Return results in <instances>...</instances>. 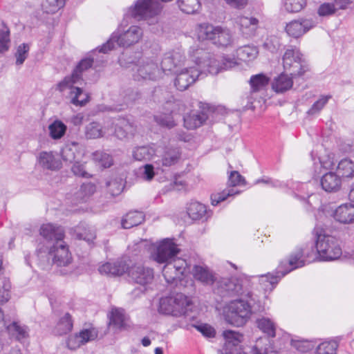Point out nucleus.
Returning <instances> with one entry per match:
<instances>
[{
	"label": "nucleus",
	"mask_w": 354,
	"mask_h": 354,
	"mask_svg": "<svg viewBox=\"0 0 354 354\" xmlns=\"http://www.w3.org/2000/svg\"><path fill=\"white\" fill-rule=\"evenodd\" d=\"M39 232L44 239L55 241V243L63 240L64 237L63 229L60 226L52 223L43 224L40 227Z\"/></svg>",
	"instance_id": "26"
},
{
	"label": "nucleus",
	"mask_w": 354,
	"mask_h": 354,
	"mask_svg": "<svg viewBox=\"0 0 354 354\" xmlns=\"http://www.w3.org/2000/svg\"><path fill=\"white\" fill-rule=\"evenodd\" d=\"M113 126L112 120H108L100 124L98 122H91L86 125L84 128V135L87 139H97L106 136H111L113 131L111 130Z\"/></svg>",
	"instance_id": "15"
},
{
	"label": "nucleus",
	"mask_w": 354,
	"mask_h": 354,
	"mask_svg": "<svg viewBox=\"0 0 354 354\" xmlns=\"http://www.w3.org/2000/svg\"><path fill=\"white\" fill-rule=\"evenodd\" d=\"M302 257L301 251L297 252L295 254L292 255L288 261V265L291 267L289 270H287L286 272L283 273V276L290 271L297 268L301 267L304 265V261L301 259Z\"/></svg>",
	"instance_id": "55"
},
{
	"label": "nucleus",
	"mask_w": 354,
	"mask_h": 354,
	"mask_svg": "<svg viewBox=\"0 0 354 354\" xmlns=\"http://www.w3.org/2000/svg\"><path fill=\"white\" fill-rule=\"evenodd\" d=\"M292 77L286 74H281L272 82V88L277 93H283L292 86Z\"/></svg>",
	"instance_id": "37"
},
{
	"label": "nucleus",
	"mask_w": 354,
	"mask_h": 354,
	"mask_svg": "<svg viewBox=\"0 0 354 354\" xmlns=\"http://www.w3.org/2000/svg\"><path fill=\"white\" fill-rule=\"evenodd\" d=\"M10 282L5 277L0 276V304L7 302L10 297Z\"/></svg>",
	"instance_id": "44"
},
{
	"label": "nucleus",
	"mask_w": 354,
	"mask_h": 354,
	"mask_svg": "<svg viewBox=\"0 0 354 354\" xmlns=\"http://www.w3.org/2000/svg\"><path fill=\"white\" fill-rule=\"evenodd\" d=\"M64 0H43L41 6L47 13H55L64 6Z\"/></svg>",
	"instance_id": "50"
},
{
	"label": "nucleus",
	"mask_w": 354,
	"mask_h": 354,
	"mask_svg": "<svg viewBox=\"0 0 354 354\" xmlns=\"http://www.w3.org/2000/svg\"><path fill=\"white\" fill-rule=\"evenodd\" d=\"M245 180L243 176L236 171H232L229 177V185L234 187L237 185H244Z\"/></svg>",
	"instance_id": "60"
},
{
	"label": "nucleus",
	"mask_w": 354,
	"mask_h": 354,
	"mask_svg": "<svg viewBox=\"0 0 354 354\" xmlns=\"http://www.w3.org/2000/svg\"><path fill=\"white\" fill-rule=\"evenodd\" d=\"M153 153L154 150L152 148L140 147L133 151V156L137 160H146L153 158Z\"/></svg>",
	"instance_id": "47"
},
{
	"label": "nucleus",
	"mask_w": 354,
	"mask_h": 354,
	"mask_svg": "<svg viewBox=\"0 0 354 354\" xmlns=\"http://www.w3.org/2000/svg\"><path fill=\"white\" fill-rule=\"evenodd\" d=\"M112 122H113V126L111 130L113 131V135L118 139L123 140L133 134L135 129L127 120L118 119L112 120Z\"/></svg>",
	"instance_id": "25"
},
{
	"label": "nucleus",
	"mask_w": 354,
	"mask_h": 354,
	"mask_svg": "<svg viewBox=\"0 0 354 354\" xmlns=\"http://www.w3.org/2000/svg\"><path fill=\"white\" fill-rule=\"evenodd\" d=\"M80 146L77 142L66 144L61 151V157L66 163L75 162L80 155Z\"/></svg>",
	"instance_id": "29"
},
{
	"label": "nucleus",
	"mask_w": 354,
	"mask_h": 354,
	"mask_svg": "<svg viewBox=\"0 0 354 354\" xmlns=\"http://www.w3.org/2000/svg\"><path fill=\"white\" fill-rule=\"evenodd\" d=\"M72 171L76 176H80L82 177H87L88 173L86 170L85 166L84 164L75 161L71 168Z\"/></svg>",
	"instance_id": "63"
},
{
	"label": "nucleus",
	"mask_w": 354,
	"mask_h": 354,
	"mask_svg": "<svg viewBox=\"0 0 354 354\" xmlns=\"http://www.w3.org/2000/svg\"><path fill=\"white\" fill-rule=\"evenodd\" d=\"M97 337V330L88 328L82 330L79 334L70 336L67 341V346L71 350H75L86 342L95 339Z\"/></svg>",
	"instance_id": "19"
},
{
	"label": "nucleus",
	"mask_w": 354,
	"mask_h": 354,
	"mask_svg": "<svg viewBox=\"0 0 354 354\" xmlns=\"http://www.w3.org/2000/svg\"><path fill=\"white\" fill-rule=\"evenodd\" d=\"M180 153L178 148H169L167 149L161 160H156V162H161L162 166L170 167L176 164L180 158Z\"/></svg>",
	"instance_id": "36"
},
{
	"label": "nucleus",
	"mask_w": 354,
	"mask_h": 354,
	"mask_svg": "<svg viewBox=\"0 0 354 354\" xmlns=\"http://www.w3.org/2000/svg\"><path fill=\"white\" fill-rule=\"evenodd\" d=\"M127 272L133 281L142 286L151 283L154 278L153 269L142 264H136L131 268L128 266Z\"/></svg>",
	"instance_id": "14"
},
{
	"label": "nucleus",
	"mask_w": 354,
	"mask_h": 354,
	"mask_svg": "<svg viewBox=\"0 0 354 354\" xmlns=\"http://www.w3.org/2000/svg\"><path fill=\"white\" fill-rule=\"evenodd\" d=\"M37 164L44 170L56 171L62 167L57 155L52 151H40L37 157Z\"/></svg>",
	"instance_id": "18"
},
{
	"label": "nucleus",
	"mask_w": 354,
	"mask_h": 354,
	"mask_svg": "<svg viewBox=\"0 0 354 354\" xmlns=\"http://www.w3.org/2000/svg\"><path fill=\"white\" fill-rule=\"evenodd\" d=\"M337 344L336 342H326L319 344L317 354H335Z\"/></svg>",
	"instance_id": "54"
},
{
	"label": "nucleus",
	"mask_w": 354,
	"mask_h": 354,
	"mask_svg": "<svg viewBox=\"0 0 354 354\" xmlns=\"http://www.w3.org/2000/svg\"><path fill=\"white\" fill-rule=\"evenodd\" d=\"M160 10V5L157 0H139L136 4L133 15L149 20V24H153L158 21L156 16Z\"/></svg>",
	"instance_id": "10"
},
{
	"label": "nucleus",
	"mask_w": 354,
	"mask_h": 354,
	"mask_svg": "<svg viewBox=\"0 0 354 354\" xmlns=\"http://www.w3.org/2000/svg\"><path fill=\"white\" fill-rule=\"evenodd\" d=\"M190 57L198 68H204L208 73L216 75L222 69L235 66L237 62L234 58H225L221 64L220 60L202 49H196L190 53Z\"/></svg>",
	"instance_id": "1"
},
{
	"label": "nucleus",
	"mask_w": 354,
	"mask_h": 354,
	"mask_svg": "<svg viewBox=\"0 0 354 354\" xmlns=\"http://www.w3.org/2000/svg\"><path fill=\"white\" fill-rule=\"evenodd\" d=\"M267 339H260L257 341L255 347L252 350L253 354H277L275 352L269 353L267 348H263L261 344H267Z\"/></svg>",
	"instance_id": "61"
},
{
	"label": "nucleus",
	"mask_w": 354,
	"mask_h": 354,
	"mask_svg": "<svg viewBox=\"0 0 354 354\" xmlns=\"http://www.w3.org/2000/svg\"><path fill=\"white\" fill-rule=\"evenodd\" d=\"M73 323L71 316L66 313L60 318L55 328V333L58 335H63L72 330Z\"/></svg>",
	"instance_id": "38"
},
{
	"label": "nucleus",
	"mask_w": 354,
	"mask_h": 354,
	"mask_svg": "<svg viewBox=\"0 0 354 354\" xmlns=\"http://www.w3.org/2000/svg\"><path fill=\"white\" fill-rule=\"evenodd\" d=\"M217 30V26L214 27L209 24H203L198 27V37L202 40H211L214 42L216 33Z\"/></svg>",
	"instance_id": "40"
},
{
	"label": "nucleus",
	"mask_w": 354,
	"mask_h": 354,
	"mask_svg": "<svg viewBox=\"0 0 354 354\" xmlns=\"http://www.w3.org/2000/svg\"><path fill=\"white\" fill-rule=\"evenodd\" d=\"M109 327L114 333H118L129 328V317L122 308H113L109 314Z\"/></svg>",
	"instance_id": "17"
},
{
	"label": "nucleus",
	"mask_w": 354,
	"mask_h": 354,
	"mask_svg": "<svg viewBox=\"0 0 354 354\" xmlns=\"http://www.w3.org/2000/svg\"><path fill=\"white\" fill-rule=\"evenodd\" d=\"M75 233L79 239H83L88 243L95 239V233L90 227L78 226L75 229Z\"/></svg>",
	"instance_id": "46"
},
{
	"label": "nucleus",
	"mask_w": 354,
	"mask_h": 354,
	"mask_svg": "<svg viewBox=\"0 0 354 354\" xmlns=\"http://www.w3.org/2000/svg\"><path fill=\"white\" fill-rule=\"evenodd\" d=\"M192 274L196 280L203 283L209 285L214 281V276L205 266H195Z\"/></svg>",
	"instance_id": "32"
},
{
	"label": "nucleus",
	"mask_w": 354,
	"mask_h": 354,
	"mask_svg": "<svg viewBox=\"0 0 354 354\" xmlns=\"http://www.w3.org/2000/svg\"><path fill=\"white\" fill-rule=\"evenodd\" d=\"M128 270V264L125 261H118L114 263H105L101 265L98 271L101 274L109 276H120Z\"/></svg>",
	"instance_id": "23"
},
{
	"label": "nucleus",
	"mask_w": 354,
	"mask_h": 354,
	"mask_svg": "<svg viewBox=\"0 0 354 354\" xmlns=\"http://www.w3.org/2000/svg\"><path fill=\"white\" fill-rule=\"evenodd\" d=\"M330 96H322L312 106L310 109H309L308 113L310 114H315L319 112L328 102Z\"/></svg>",
	"instance_id": "58"
},
{
	"label": "nucleus",
	"mask_w": 354,
	"mask_h": 354,
	"mask_svg": "<svg viewBox=\"0 0 354 354\" xmlns=\"http://www.w3.org/2000/svg\"><path fill=\"white\" fill-rule=\"evenodd\" d=\"M337 171L343 178H354V162L348 158L341 160L337 165Z\"/></svg>",
	"instance_id": "34"
},
{
	"label": "nucleus",
	"mask_w": 354,
	"mask_h": 354,
	"mask_svg": "<svg viewBox=\"0 0 354 354\" xmlns=\"http://www.w3.org/2000/svg\"><path fill=\"white\" fill-rule=\"evenodd\" d=\"M151 258L158 263H162L171 261L178 253L176 245L169 240H164L159 243L150 246Z\"/></svg>",
	"instance_id": "9"
},
{
	"label": "nucleus",
	"mask_w": 354,
	"mask_h": 354,
	"mask_svg": "<svg viewBox=\"0 0 354 354\" xmlns=\"http://www.w3.org/2000/svg\"><path fill=\"white\" fill-rule=\"evenodd\" d=\"M206 213V207L198 203L192 202L187 207V214L193 220H198L203 217Z\"/></svg>",
	"instance_id": "39"
},
{
	"label": "nucleus",
	"mask_w": 354,
	"mask_h": 354,
	"mask_svg": "<svg viewBox=\"0 0 354 354\" xmlns=\"http://www.w3.org/2000/svg\"><path fill=\"white\" fill-rule=\"evenodd\" d=\"M155 176L154 167L151 164H147L143 167L142 178L147 181H150Z\"/></svg>",
	"instance_id": "64"
},
{
	"label": "nucleus",
	"mask_w": 354,
	"mask_h": 354,
	"mask_svg": "<svg viewBox=\"0 0 354 354\" xmlns=\"http://www.w3.org/2000/svg\"><path fill=\"white\" fill-rule=\"evenodd\" d=\"M213 43L222 48H227L232 46L234 39L231 31L227 28L217 26V30Z\"/></svg>",
	"instance_id": "30"
},
{
	"label": "nucleus",
	"mask_w": 354,
	"mask_h": 354,
	"mask_svg": "<svg viewBox=\"0 0 354 354\" xmlns=\"http://www.w3.org/2000/svg\"><path fill=\"white\" fill-rule=\"evenodd\" d=\"M191 303L182 293L162 298L160 301V312L166 315L179 316L185 314Z\"/></svg>",
	"instance_id": "6"
},
{
	"label": "nucleus",
	"mask_w": 354,
	"mask_h": 354,
	"mask_svg": "<svg viewBox=\"0 0 354 354\" xmlns=\"http://www.w3.org/2000/svg\"><path fill=\"white\" fill-rule=\"evenodd\" d=\"M239 194V192L234 188H227L221 193L214 194L211 196L212 204L216 205L221 201H225L230 196H232Z\"/></svg>",
	"instance_id": "48"
},
{
	"label": "nucleus",
	"mask_w": 354,
	"mask_h": 354,
	"mask_svg": "<svg viewBox=\"0 0 354 354\" xmlns=\"http://www.w3.org/2000/svg\"><path fill=\"white\" fill-rule=\"evenodd\" d=\"M143 36L142 30L137 26H131L127 30L114 32L106 44L103 45L100 51L107 53L115 48V45L128 47L139 42Z\"/></svg>",
	"instance_id": "2"
},
{
	"label": "nucleus",
	"mask_w": 354,
	"mask_h": 354,
	"mask_svg": "<svg viewBox=\"0 0 354 354\" xmlns=\"http://www.w3.org/2000/svg\"><path fill=\"white\" fill-rule=\"evenodd\" d=\"M333 218L340 223L351 224L354 223V205L345 203L339 205L333 212Z\"/></svg>",
	"instance_id": "24"
},
{
	"label": "nucleus",
	"mask_w": 354,
	"mask_h": 354,
	"mask_svg": "<svg viewBox=\"0 0 354 354\" xmlns=\"http://www.w3.org/2000/svg\"><path fill=\"white\" fill-rule=\"evenodd\" d=\"M10 321L5 317L1 309L0 308V331L6 329L10 334L16 336L19 339L24 338L28 335L27 328L24 326H20L16 322L8 324Z\"/></svg>",
	"instance_id": "22"
},
{
	"label": "nucleus",
	"mask_w": 354,
	"mask_h": 354,
	"mask_svg": "<svg viewBox=\"0 0 354 354\" xmlns=\"http://www.w3.org/2000/svg\"><path fill=\"white\" fill-rule=\"evenodd\" d=\"M48 135L53 140H59L65 135L67 127L59 120H55L48 127Z\"/></svg>",
	"instance_id": "33"
},
{
	"label": "nucleus",
	"mask_w": 354,
	"mask_h": 354,
	"mask_svg": "<svg viewBox=\"0 0 354 354\" xmlns=\"http://www.w3.org/2000/svg\"><path fill=\"white\" fill-rule=\"evenodd\" d=\"M95 191V185L91 183H84L80 187V192L82 195V198L91 196Z\"/></svg>",
	"instance_id": "62"
},
{
	"label": "nucleus",
	"mask_w": 354,
	"mask_h": 354,
	"mask_svg": "<svg viewBox=\"0 0 354 354\" xmlns=\"http://www.w3.org/2000/svg\"><path fill=\"white\" fill-rule=\"evenodd\" d=\"M236 23L243 35L251 36L258 27L259 20L254 17H239L236 19Z\"/></svg>",
	"instance_id": "28"
},
{
	"label": "nucleus",
	"mask_w": 354,
	"mask_h": 354,
	"mask_svg": "<svg viewBox=\"0 0 354 354\" xmlns=\"http://www.w3.org/2000/svg\"><path fill=\"white\" fill-rule=\"evenodd\" d=\"M186 59L180 52L174 51L165 53L161 59L160 69L162 71V74L174 69L176 71L183 65Z\"/></svg>",
	"instance_id": "20"
},
{
	"label": "nucleus",
	"mask_w": 354,
	"mask_h": 354,
	"mask_svg": "<svg viewBox=\"0 0 354 354\" xmlns=\"http://www.w3.org/2000/svg\"><path fill=\"white\" fill-rule=\"evenodd\" d=\"M53 262L58 266H66L72 261V256L65 242L62 240L54 243L50 250Z\"/></svg>",
	"instance_id": "16"
},
{
	"label": "nucleus",
	"mask_w": 354,
	"mask_h": 354,
	"mask_svg": "<svg viewBox=\"0 0 354 354\" xmlns=\"http://www.w3.org/2000/svg\"><path fill=\"white\" fill-rule=\"evenodd\" d=\"M207 118L206 114L203 111H192L184 118L185 127L189 129H196L201 127Z\"/></svg>",
	"instance_id": "31"
},
{
	"label": "nucleus",
	"mask_w": 354,
	"mask_h": 354,
	"mask_svg": "<svg viewBox=\"0 0 354 354\" xmlns=\"http://www.w3.org/2000/svg\"><path fill=\"white\" fill-rule=\"evenodd\" d=\"M317 239L316 248L322 260L332 261L338 259L342 254V250L336 243L335 239L322 233L316 232Z\"/></svg>",
	"instance_id": "5"
},
{
	"label": "nucleus",
	"mask_w": 354,
	"mask_h": 354,
	"mask_svg": "<svg viewBox=\"0 0 354 354\" xmlns=\"http://www.w3.org/2000/svg\"><path fill=\"white\" fill-rule=\"evenodd\" d=\"M10 43V30L6 26L0 29V52L7 50Z\"/></svg>",
	"instance_id": "57"
},
{
	"label": "nucleus",
	"mask_w": 354,
	"mask_h": 354,
	"mask_svg": "<svg viewBox=\"0 0 354 354\" xmlns=\"http://www.w3.org/2000/svg\"><path fill=\"white\" fill-rule=\"evenodd\" d=\"M283 65L290 75H299L304 72L305 61L302 54L297 48H288L283 57Z\"/></svg>",
	"instance_id": "11"
},
{
	"label": "nucleus",
	"mask_w": 354,
	"mask_h": 354,
	"mask_svg": "<svg viewBox=\"0 0 354 354\" xmlns=\"http://www.w3.org/2000/svg\"><path fill=\"white\" fill-rule=\"evenodd\" d=\"M155 121L160 125L167 128L175 126V121L171 114L160 113L154 116Z\"/></svg>",
	"instance_id": "52"
},
{
	"label": "nucleus",
	"mask_w": 354,
	"mask_h": 354,
	"mask_svg": "<svg viewBox=\"0 0 354 354\" xmlns=\"http://www.w3.org/2000/svg\"><path fill=\"white\" fill-rule=\"evenodd\" d=\"M223 315L229 324L241 326L250 317L251 307L250 304L243 299L232 301L224 307Z\"/></svg>",
	"instance_id": "4"
},
{
	"label": "nucleus",
	"mask_w": 354,
	"mask_h": 354,
	"mask_svg": "<svg viewBox=\"0 0 354 354\" xmlns=\"http://www.w3.org/2000/svg\"><path fill=\"white\" fill-rule=\"evenodd\" d=\"M338 10L333 3L324 2L319 6L317 14L319 17H328L335 15Z\"/></svg>",
	"instance_id": "51"
},
{
	"label": "nucleus",
	"mask_w": 354,
	"mask_h": 354,
	"mask_svg": "<svg viewBox=\"0 0 354 354\" xmlns=\"http://www.w3.org/2000/svg\"><path fill=\"white\" fill-rule=\"evenodd\" d=\"M269 79L262 74L256 75L251 77L250 84L253 91L263 89L268 84Z\"/></svg>",
	"instance_id": "49"
},
{
	"label": "nucleus",
	"mask_w": 354,
	"mask_h": 354,
	"mask_svg": "<svg viewBox=\"0 0 354 354\" xmlns=\"http://www.w3.org/2000/svg\"><path fill=\"white\" fill-rule=\"evenodd\" d=\"M306 0H284L283 6L288 12H299L306 6Z\"/></svg>",
	"instance_id": "45"
},
{
	"label": "nucleus",
	"mask_w": 354,
	"mask_h": 354,
	"mask_svg": "<svg viewBox=\"0 0 354 354\" xmlns=\"http://www.w3.org/2000/svg\"><path fill=\"white\" fill-rule=\"evenodd\" d=\"M93 60L91 59H82L79 64L77 66L75 69L73 71L72 75H74L76 73L78 77H82V73L86 70L87 68H90L92 65Z\"/></svg>",
	"instance_id": "59"
},
{
	"label": "nucleus",
	"mask_w": 354,
	"mask_h": 354,
	"mask_svg": "<svg viewBox=\"0 0 354 354\" xmlns=\"http://www.w3.org/2000/svg\"><path fill=\"white\" fill-rule=\"evenodd\" d=\"M166 263L162 270L166 281L168 283H173L180 279L187 268L186 261L182 259H176Z\"/></svg>",
	"instance_id": "13"
},
{
	"label": "nucleus",
	"mask_w": 354,
	"mask_h": 354,
	"mask_svg": "<svg viewBox=\"0 0 354 354\" xmlns=\"http://www.w3.org/2000/svg\"><path fill=\"white\" fill-rule=\"evenodd\" d=\"M315 21L313 18L299 17L286 23L284 31L288 37L299 39L315 27Z\"/></svg>",
	"instance_id": "12"
},
{
	"label": "nucleus",
	"mask_w": 354,
	"mask_h": 354,
	"mask_svg": "<svg viewBox=\"0 0 354 354\" xmlns=\"http://www.w3.org/2000/svg\"><path fill=\"white\" fill-rule=\"evenodd\" d=\"M83 79L76 73L66 77L57 86L59 91L68 90V98L71 104L77 106H84L89 100L87 93L79 87L82 84Z\"/></svg>",
	"instance_id": "3"
},
{
	"label": "nucleus",
	"mask_w": 354,
	"mask_h": 354,
	"mask_svg": "<svg viewBox=\"0 0 354 354\" xmlns=\"http://www.w3.org/2000/svg\"><path fill=\"white\" fill-rule=\"evenodd\" d=\"M93 158L99 162L104 168L109 167L113 164L112 158L107 153L102 151H96L93 153Z\"/></svg>",
	"instance_id": "56"
},
{
	"label": "nucleus",
	"mask_w": 354,
	"mask_h": 354,
	"mask_svg": "<svg viewBox=\"0 0 354 354\" xmlns=\"http://www.w3.org/2000/svg\"><path fill=\"white\" fill-rule=\"evenodd\" d=\"M236 54L239 60L247 62L254 59L257 57L258 51L255 47L246 46L239 48Z\"/></svg>",
	"instance_id": "41"
},
{
	"label": "nucleus",
	"mask_w": 354,
	"mask_h": 354,
	"mask_svg": "<svg viewBox=\"0 0 354 354\" xmlns=\"http://www.w3.org/2000/svg\"><path fill=\"white\" fill-rule=\"evenodd\" d=\"M258 328L271 337L275 336L276 326L269 318L262 317L257 321Z\"/></svg>",
	"instance_id": "43"
},
{
	"label": "nucleus",
	"mask_w": 354,
	"mask_h": 354,
	"mask_svg": "<svg viewBox=\"0 0 354 354\" xmlns=\"http://www.w3.org/2000/svg\"><path fill=\"white\" fill-rule=\"evenodd\" d=\"M192 62H194L189 57L179 69L175 71L176 77L174 84L180 91L186 90L195 82L200 75V69L198 66H192Z\"/></svg>",
	"instance_id": "8"
},
{
	"label": "nucleus",
	"mask_w": 354,
	"mask_h": 354,
	"mask_svg": "<svg viewBox=\"0 0 354 354\" xmlns=\"http://www.w3.org/2000/svg\"><path fill=\"white\" fill-rule=\"evenodd\" d=\"M321 185L326 192H337L341 188L342 180L335 172L329 171L322 177Z\"/></svg>",
	"instance_id": "27"
},
{
	"label": "nucleus",
	"mask_w": 354,
	"mask_h": 354,
	"mask_svg": "<svg viewBox=\"0 0 354 354\" xmlns=\"http://www.w3.org/2000/svg\"><path fill=\"white\" fill-rule=\"evenodd\" d=\"M160 59L157 56L143 57L139 62L135 78L137 80H157L162 77V71L158 67Z\"/></svg>",
	"instance_id": "7"
},
{
	"label": "nucleus",
	"mask_w": 354,
	"mask_h": 354,
	"mask_svg": "<svg viewBox=\"0 0 354 354\" xmlns=\"http://www.w3.org/2000/svg\"><path fill=\"white\" fill-rule=\"evenodd\" d=\"M30 46L27 44H20L17 49L15 57L16 64L17 65H21L28 57Z\"/></svg>",
	"instance_id": "53"
},
{
	"label": "nucleus",
	"mask_w": 354,
	"mask_h": 354,
	"mask_svg": "<svg viewBox=\"0 0 354 354\" xmlns=\"http://www.w3.org/2000/svg\"><path fill=\"white\" fill-rule=\"evenodd\" d=\"M144 221V215L140 212H131L125 215L122 221V227L129 229L138 225Z\"/></svg>",
	"instance_id": "35"
},
{
	"label": "nucleus",
	"mask_w": 354,
	"mask_h": 354,
	"mask_svg": "<svg viewBox=\"0 0 354 354\" xmlns=\"http://www.w3.org/2000/svg\"><path fill=\"white\" fill-rule=\"evenodd\" d=\"M178 4L180 9L187 14L195 13L201 7L198 0H178Z\"/></svg>",
	"instance_id": "42"
},
{
	"label": "nucleus",
	"mask_w": 354,
	"mask_h": 354,
	"mask_svg": "<svg viewBox=\"0 0 354 354\" xmlns=\"http://www.w3.org/2000/svg\"><path fill=\"white\" fill-rule=\"evenodd\" d=\"M223 335L225 343L221 351L222 354H241L242 335L232 330H226Z\"/></svg>",
	"instance_id": "21"
}]
</instances>
